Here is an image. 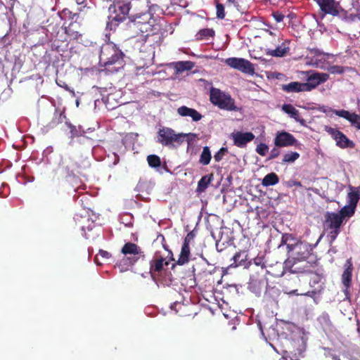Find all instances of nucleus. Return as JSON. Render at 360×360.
<instances>
[{"mask_svg":"<svg viewBox=\"0 0 360 360\" xmlns=\"http://www.w3.org/2000/svg\"><path fill=\"white\" fill-rule=\"evenodd\" d=\"M321 110L323 112H327L328 111H331L333 112L334 110H332L331 108H326V107L323 106L321 108Z\"/></svg>","mask_w":360,"mask_h":360,"instance_id":"47","label":"nucleus"},{"mask_svg":"<svg viewBox=\"0 0 360 360\" xmlns=\"http://www.w3.org/2000/svg\"><path fill=\"white\" fill-rule=\"evenodd\" d=\"M249 288L256 295H259L261 291L260 281H258L257 280H251V281L249 283Z\"/></svg>","mask_w":360,"mask_h":360,"instance_id":"34","label":"nucleus"},{"mask_svg":"<svg viewBox=\"0 0 360 360\" xmlns=\"http://www.w3.org/2000/svg\"><path fill=\"white\" fill-rule=\"evenodd\" d=\"M306 86L305 83L292 82L283 85L282 89L286 92L307 91Z\"/></svg>","mask_w":360,"mask_h":360,"instance_id":"21","label":"nucleus"},{"mask_svg":"<svg viewBox=\"0 0 360 360\" xmlns=\"http://www.w3.org/2000/svg\"><path fill=\"white\" fill-rule=\"evenodd\" d=\"M255 137L252 132L240 131H233L230 134V138L233 140V144L238 148L245 147L247 143L251 142Z\"/></svg>","mask_w":360,"mask_h":360,"instance_id":"9","label":"nucleus"},{"mask_svg":"<svg viewBox=\"0 0 360 360\" xmlns=\"http://www.w3.org/2000/svg\"><path fill=\"white\" fill-rule=\"evenodd\" d=\"M274 18L276 22H280L283 21L284 16L283 15L277 13L274 14Z\"/></svg>","mask_w":360,"mask_h":360,"instance_id":"45","label":"nucleus"},{"mask_svg":"<svg viewBox=\"0 0 360 360\" xmlns=\"http://www.w3.org/2000/svg\"><path fill=\"white\" fill-rule=\"evenodd\" d=\"M84 236H85L86 238H89V237L86 236V233H84Z\"/></svg>","mask_w":360,"mask_h":360,"instance_id":"56","label":"nucleus"},{"mask_svg":"<svg viewBox=\"0 0 360 360\" xmlns=\"http://www.w3.org/2000/svg\"><path fill=\"white\" fill-rule=\"evenodd\" d=\"M217 16L219 19H224L225 17L224 7L221 4H217Z\"/></svg>","mask_w":360,"mask_h":360,"instance_id":"41","label":"nucleus"},{"mask_svg":"<svg viewBox=\"0 0 360 360\" xmlns=\"http://www.w3.org/2000/svg\"><path fill=\"white\" fill-rule=\"evenodd\" d=\"M288 294H290V295L295 294V295H299L298 293H297V290H295L290 291V292H288Z\"/></svg>","mask_w":360,"mask_h":360,"instance_id":"48","label":"nucleus"},{"mask_svg":"<svg viewBox=\"0 0 360 360\" xmlns=\"http://www.w3.org/2000/svg\"><path fill=\"white\" fill-rule=\"evenodd\" d=\"M177 114L183 117H190L193 122H198L202 118V115L196 110L182 105L177 108Z\"/></svg>","mask_w":360,"mask_h":360,"instance_id":"14","label":"nucleus"},{"mask_svg":"<svg viewBox=\"0 0 360 360\" xmlns=\"http://www.w3.org/2000/svg\"><path fill=\"white\" fill-rule=\"evenodd\" d=\"M329 75L326 73L316 72L311 75L305 83L307 91H310L315 89L320 84L325 82L328 80Z\"/></svg>","mask_w":360,"mask_h":360,"instance_id":"12","label":"nucleus"},{"mask_svg":"<svg viewBox=\"0 0 360 360\" xmlns=\"http://www.w3.org/2000/svg\"><path fill=\"white\" fill-rule=\"evenodd\" d=\"M211 160V153L208 146L203 147L199 162L203 165H207Z\"/></svg>","mask_w":360,"mask_h":360,"instance_id":"27","label":"nucleus"},{"mask_svg":"<svg viewBox=\"0 0 360 360\" xmlns=\"http://www.w3.org/2000/svg\"><path fill=\"white\" fill-rule=\"evenodd\" d=\"M344 219L341 214L335 212H327L326 214V228H338L340 229Z\"/></svg>","mask_w":360,"mask_h":360,"instance_id":"16","label":"nucleus"},{"mask_svg":"<svg viewBox=\"0 0 360 360\" xmlns=\"http://www.w3.org/2000/svg\"><path fill=\"white\" fill-rule=\"evenodd\" d=\"M188 236H189V234L185 238L184 243L182 245L180 255H179V257L177 261L178 264L180 265H183V264L187 263L189 260L190 248H189L188 242Z\"/></svg>","mask_w":360,"mask_h":360,"instance_id":"20","label":"nucleus"},{"mask_svg":"<svg viewBox=\"0 0 360 360\" xmlns=\"http://www.w3.org/2000/svg\"><path fill=\"white\" fill-rule=\"evenodd\" d=\"M224 63L231 68L238 70L243 73L253 75L254 65L248 60L242 58L231 57L224 60Z\"/></svg>","mask_w":360,"mask_h":360,"instance_id":"6","label":"nucleus"},{"mask_svg":"<svg viewBox=\"0 0 360 360\" xmlns=\"http://www.w3.org/2000/svg\"><path fill=\"white\" fill-rule=\"evenodd\" d=\"M327 229H330V231L328 234V236L330 238V243H333L337 238L338 235L340 233V229L336 228H327Z\"/></svg>","mask_w":360,"mask_h":360,"instance_id":"38","label":"nucleus"},{"mask_svg":"<svg viewBox=\"0 0 360 360\" xmlns=\"http://www.w3.org/2000/svg\"><path fill=\"white\" fill-rule=\"evenodd\" d=\"M278 183V177L275 173H270L266 174L262 179V184L264 186H270L276 185Z\"/></svg>","mask_w":360,"mask_h":360,"instance_id":"25","label":"nucleus"},{"mask_svg":"<svg viewBox=\"0 0 360 360\" xmlns=\"http://www.w3.org/2000/svg\"><path fill=\"white\" fill-rule=\"evenodd\" d=\"M76 104H77V106L79 105V102H78V101L76 102Z\"/></svg>","mask_w":360,"mask_h":360,"instance_id":"55","label":"nucleus"},{"mask_svg":"<svg viewBox=\"0 0 360 360\" xmlns=\"http://www.w3.org/2000/svg\"><path fill=\"white\" fill-rule=\"evenodd\" d=\"M349 188L350 192H349L347 195V201L349 205L356 207L359 200V193L353 187H349Z\"/></svg>","mask_w":360,"mask_h":360,"instance_id":"26","label":"nucleus"},{"mask_svg":"<svg viewBox=\"0 0 360 360\" xmlns=\"http://www.w3.org/2000/svg\"><path fill=\"white\" fill-rule=\"evenodd\" d=\"M282 245H286L288 250V257L284 262L285 268L289 269L293 273L302 271L303 269L300 268L295 267V264L308 257L311 250V245L296 240L290 234L282 236L280 246Z\"/></svg>","mask_w":360,"mask_h":360,"instance_id":"1","label":"nucleus"},{"mask_svg":"<svg viewBox=\"0 0 360 360\" xmlns=\"http://www.w3.org/2000/svg\"><path fill=\"white\" fill-rule=\"evenodd\" d=\"M319 68L324 70H328L331 74H342L344 72V68L340 65H320Z\"/></svg>","mask_w":360,"mask_h":360,"instance_id":"29","label":"nucleus"},{"mask_svg":"<svg viewBox=\"0 0 360 360\" xmlns=\"http://www.w3.org/2000/svg\"><path fill=\"white\" fill-rule=\"evenodd\" d=\"M70 128H71V132H72V135L73 136L76 135L74 131L75 127L71 126Z\"/></svg>","mask_w":360,"mask_h":360,"instance_id":"49","label":"nucleus"},{"mask_svg":"<svg viewBox=\"0 0 360 360\" xmlns=\"http://www.w3.org/2000/svg\"><path fill=\"white\" fill-rule=\"evenodd\" d=\"M98 257H101L104 260H106L111 257V255L105 250H100L98 254L96 256L95 262L97 264L101 265L102 263L99 262Z\"/></svg>","mask_w":360,"mask_h":360,"instance_id":"36","label":"nucleus"},{"mask_svg":"<svg viewBox=\"0 0 360 360\" xmlns=\"http://www.w3.org/2000/svg\"><path fill=\"white\" fill-rule=\"evenodd\" d=\"M333 113L340 117H342L348 120L351 124L356 129H360V115L354 112L345 110H333Z\"/></svg>","mask_w":360,"mask_h":360,"instance_id":"13","label":"nucleus"},{"mask_svg":"<svg viewBox=\"0 0 360 360\" xmlns=\"http://www.w3.org/2000/svg\"><path fill=\"white\" fill-rule=\"evenodd\" d=\"M123 53L113 43H108L101 47L99 56L100 63L104 66L117 65L115 71L122 67Z\"/></svg>","mask_w":360,"mask_h":360,"instance_id":"2","label":"nucleus"},{"mask_svg":"<svg viewBox=\"0 0 360 360\" xmlns=\"http://www.w3.org/2000/svg\"><path fill=\"white\" fill-rule=\"evenodd\" d=\"M289 51V47L285 42L278 45L275 49H266V55L273 57H283Z\"/></svg>","mask_w":360,"mask_h":360,"instance_id":"18","label":"nucleus"},{"mask_svg":"<svg viewBox=\"0 0 360 360\" xmlns=\"http://www.w3.org/2000/svg\"><path fill=\"white\" fill-rule=\"evenodd\" d=\"M210 101L212 104L223 110L232 111L237 109L235 105L234 100L231 96L218 89H211Z\"/></svg>","mask_w":360,"mask_h":360,"instance_id":"3","label":"nucleus"},{"mask_svg":"<svg viewBox=\"0 0 360 360\" xmlns=\"http://www.w3.org/2000/svg\"><path fill=\"white\" fill-rule=\"evenodd\" d=\"M281 360H287L285 357L281 359Z\"/></svg>","mask_w":360,"mask_h":360,"instance_id":"53","label":"nucleus"},{"mask_svg":"<svg viewBox=\"0 0 360 360\" xmlns=\"http://www.w3.org/2000/svg\"><path fill=\"white\" fill-rule=\"evenodd\" d=\"M348 18L351 21H355L356 19H359L360 18V14H359V15L351 14V15H349V16H348Z\"/></svg>","mask_w":360,"mask_h":360,"instance_id":"46","label":"nucleus"},{"mask_svg":"<svg viewBox=\"0 0 360 360\" xmlns=\"http://www.w3.org/2000/svg\"><path fill=\"white\" fill-rule=\"evenodd\" d=\"M214 31L212 29L205 28L200 30L197 34V39L201 40H207L210 37H212Z\"/></svg>","mask_w":360,"mask_h":360,"instance_id":"30","label":"nucleus"},{"mask_svg":"<svg viewBox=\"0 0 360 360\" xmlns=\"http://www.w3.org/2000/svg\"><path fill=\"white\" fill-rule=\"evenodd\" d=\"M256 151L260 155L264 156L269 151V147L265 143H259L256 148Z\"/></svg>","mask_w":360,"mask_h":360,"instance_id":"37","label":"nucleus"},{"mask_svg":"<svg viewBox=\"0 0 360 360\" xmlns=\"http://www.w3.org/2000/svg\"><path fill=\"white\" fill-rule=\"evenodd\" d=\"M282 110L288 115L289 117L293 118L296 122L303 124L304 120L299 116V111L291 104H284L281 108Z\"/></svg>","mask_w":360,"mask_h":360,"instance_id":"19","label":"nucleus"},{"mask_svg":"<svg viewBox=\"0 0 360 360\" xmlns=\"http://www.w3.org/2000/svg\"><path fill=\"white\" fill-rule=\"evenodd\" d=\"M165 259L163 258L157 259L153 266L154 269L157 271H160L162 269L163 265L167 264V262H165Z\"/></svg>","mask_w":360,"mask_h":360,"instance_id":"42","label":"nucleus"},{"mask_svg":"<svg viewBox=\"0 0 360 360\" xmlns=\"http://www.w3.org/2000/svg\"><path fill=\"white\" fill-rule=\"evenodd\" d=\"M300 158L297 152H288L283 155L282 162L283 163H292Z\"/></svg>","mask_w":360,"mask_h":360,"instance_id":"31","label":"nucleus"},{"mask_svg":"<svg viewBox=\"0 0 360 360\" xmlns=\"http://www.w3.org/2000/svg\"><path fill=\"white\" fill-rule=\"evenodd\" d=\"M155 21L150 13H144L139 17V20L135 21L134 25L140 32L148 35L156 30Z\"/></svg>","mask_w":360,"mask_h":360,"instance_id":"7","label":"nucleus"},{"mask_svg":"<svg viewBox=\"0 0 360 360\" xmlns=\"http://www.w3.org/2000/svg\"><path fill=\"white\" fill-rule=\"evenodd\" d=\"M108 22L106 25V28L112 30L122 21H118V17L115 15L111 14L108 18Z\"/></svg>","mask_w":360,"mask_h":360,"instance_id":"32","label":"nucleus"},{"mask_svg":"<svg viewBox=\"0 0 360 360\" xmlns=\"http://www.w3.org/2000/svg\"><path fill=\"white\" fill-rule=\"evenodd\" d=\"M345 269L342 275V282L345 287L344 292L345 294L348 292V288L350 286L351 280H352V264L349 261H347L345 264Z\"/></svg>","mask_w":360,"mask_h":360,"instance_id":"17","label":"nucleus"},{"mask_svg":"<svg viewBox=\"0 0 360 360\" xmlns=\"http://www.w3.org/2000/svg\"><path fill=\"white\" fill-rule=\"evenodd\" d=\"M247 259V254L245 252H237L232 258L233 263L230 264V267H237L238 266L245 265Z\"/></svg>","mask_w":360,"mask_h":360,"instance_id":"23","label":"nucleus"},{"mask_svg":"<svg viewBox=\"0 0 360 360\" xmlns=\"http://www.w3.org/2000/svg\"><path fill=\"white\" fill-rule=\"evenodd\" d=\"M356 207L352 205H347L344 206L339 212L338 214H341L342 219L345 220L346 217H352L355 211Z\"/></svg>","mask_w":360,"mask_h":360,"instance_id":"28","label":"nucleus"},{"mask_svg":"<svg viewBox=\"0 0 360 360\" xmlns=\"http://www.w3.org/2000/svg\"><path fill=\"white\" fill-rule=\"evenodd\" d=\"M210 183V179L207 178V176H203L198 181V191L200 192L204 191L207 188Z\"/></svg>","mask_w":360,"mask_h":360,"instance_id":"35","label":"nucleus"},{"mask_svg":"<svg viewBox=\"0 0 360 360\" xmlns=\"http://www.w3.org/2000/svg\"><path fill=\"white\" fill-rule=\"evenodd\" d=\"M176 73L182 72L186 70H191L194 67V63L191 61H179L173 64Z\"/></svg>","mask_w":360,"mask_h":360,"instance_id":"24","label":"nucleus"},{"mask_svg":"<svg viewBox=\"0 0 360 360\" xmlns=\"http://www.w3.org/2000/svg\"><path fill=\"white\" fill-rule=\"evenodd\" d=\"M77 4H83L84 1H83V0H82V1H81V2H79V1H77Z\"/></svg>","mask_w":360,"mask_h":360,"instance_id":"50","label":"nucleus"},{"mask_svg":"<svg viewBox=\"0 0 360 360\" xmlns=\"http://www.w3.org/2000/svg\"><path fill=\"white\" fill-rule=\"evenodd\" d=\"M182 136L180 133L175 131L168 127H162L158 132V141L163 146H173L174 143L181 144L182 143Z\"/></svg>","mask_w":360,"mask_h":360,"instance_id":"5","label":"nucleus"},{"mask_svg":"<svg viewBox=\"0 0 360 360\" xmlns=\"http://www.w3.org/2000/svg\"><path fill=\"white\" fill-rule=\"evenodd\" d=\"M309 293H310V292H307V293H304V295H309Z\"/></svg>","mask_w":360,"mask_h":360,"instance_id":"52","label":"nucleus"},{"mask_svg":"<svg viewBox=\"0 0 360 360\" xmlns=\"http://www.w3.org/2000/svg\"><path fill=\"white\" fill-rule=\"evenodd\" d=\"M321 10L325 13L336 16L339 15L341 7L335 0H314Z\"/></svg>","mask_w":360,"mask_h":360,"instance_id":"10","label":"nucleus"},{"mask_svg":"<svg viewBox=\"0 0 360 360\" xmlns=\"http://www.w3.org/2000/svg\"><path fill=\"white\" fill-rule=\"evenodd\" d=\"M336 141V145L342 148H353L354 143L352 141H350L343 133L340 131L336 134V136L335 138Z\"/></svg>","mask_w":360,"mask_h":360,"instance_id":"22","label":"nucleus"},{"mask_svg":"<svg viewBox=\"0 0 360 360\" xmlns=\"http://www.w3.org/2000/svg\"><path fill=\"white\" fill-rule=\"evenodd\" d=\"M82 230L84 231V226L82 227Z\"/></svg>","mask_w":360,"mask_h":360,"instance_id":"57","label":"nucleus"},{"mask_svg":"<svg viewBox=\"0 0 360 360\" xmlns=\"http://www.w3.org/2000/svg\"><path fill=\"white\" fill-rule=\"evenodd\" d=\"M326 131L332 136V137L335 139V136H336V134L338 133L340 131L336 129H333V128H331V127H326Z\"/></svg>","mask_w":360,"mask_h":360,"instance_id":"43","label":"nucleus"},{"mask_svg":"<svg viewBox=\"0 0 360 360\" xmlns=\"http://www.w3.org/2000/svg\"><path fill=\"white\" fill-rule=\"evenodd\" d=\"M122 253L125 255H132L131 257H127V258L122 259L118 264V266L120 268V271H124L127 270V267H124L123 266L133 265L139 258V255H141V252L140 248H139L136 244L132 243H127L122 248Z\"/></svg>","mask_w":360,"mask_h":360,"instance_id":"4","label":"nucleus"},{"mask_svg":"<svg viewBox=\"0 0 360 360\" xmlns=\"http://www.w3.org/2000/svg\"><path fill=\"white\" fill-rule=\"evenodd\" d=\"M147 161L150 167H159L161 164L160 158L156 155H150L147 157Z\"/></svg>","mask_w":360,"mask_h":360,"instance_id":"33","label":"nucleus"},{"mask_svg":"<svg viewBox=\"0 0 360 360\" xmlns=\"http://www.w3.org/2000/svg\"><path fill=\"white\" fill-rule=\"evenodd\" d=\"M310 52L314 56L311 58L310 63L319 68V65H328L327 59L330 57L329 54L321 53L319 49H311Z\"/></svg>","mask_w":360,"mask_h":360,"instance_id":"15","label":"nucleus"},{"mask_svg":"<svg viewBox=\"0 0 360 360\" xmlns=\"http://www.w3.org/2000/svg\"><path fill=\"white\" fill-rule=\"evenodd\" d=\"M130 3L124 1H116L109 7V11L118 17V21H124L130 10Z\"/></svg>","mask_w":360,"mask_h":360,"instance_id":"8","label":"nucleus"},{"mask_svg":"<svg viewBox=\"0 0 360 360\" xmlns=\"http://www.w3.org/2000/svg\"><path fill=\"white\" fill-rule=\"evenodd\" d=\"M302 350L299 351V354H302Z\"/></svg>","mask_w":360,"mask_h":360,"instance_id":"54","label":"nucleus"},{"mask_svg":"<svg viewBox=\"0 0 360 360\" xmlns=\"http://www.w3.org/2000/svg\"><path fill=\"white\" fill-rule=\"evenodd\" d=\"M279 153H280V151L278 148H273L271 150L270 156H269V159L271 160V159L276 158L277 156H278Z\"/></svg>","mask_w":360,"mask_h":360,"instance_id":"44","label":"nucleus"},{"mask_svg":"<svg viewBox=\"0 0 360 360\" xmlns=\"http://www.w3.org/2000/svg\"><path fill=\"white\" fill-rule=\"evenodd\" d=\"M182 136V142L184 141V139L186 138V141L188 144H190L191 142L194 141L195 139L197 138V134L193 133H180Z\"/></svg>","mask_w":360,"mask_h":360,"instance_id":"39","label":"nucleus"},{"mask_svg":"<svg viewBox=\"0 0 360 360\" xmlns=\"http://www.w3.org/2000/svg\"><path fill=\"white\" fill-rule=\"evenodd\" d=\"M227 152V148H221L217 153H216L214 155V159L216 162H219L222 160L224 155Z\"/></svg>","mask_w":360,"mask_h":360,"instance_id":"40","label":"nucleus"},{"mask_svg":"<svg viewBox=\"0 0 360 360\" xmlns=\"http://www.w3.org/2000/svg\"><path fill=\"white\" fill-rule=\"evenodd\" d=\"M295 184H296L297 186H300V185H301L300 182H297Z\"/></svg>","mask_w":360,"mask_h":360,"instance_id":"51","label":"nucleus"},{"mask_svg":"<svg viewBox=\"0 0 360 360\" xmlns=\"http://www.w3.org/2000/svg\"><path fill=\"white\" fill-rule=\"evenodd\" d=\"M297 141L290 133L286 131H278L274 139V144L277 147H289L296 145Z\"/></svg>","mask_w":360,"mask_h":360,"instance_id":"11","label":"nucleus"}]
</instances>
